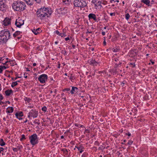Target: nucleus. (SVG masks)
Returning <instances> with one entry per match:
<instances>
[{
  "label": "nucleus",
  "mask_w": 157,
  "mask_h": 157,
  "mask_svg": "<svg viewBox=\"0 0 157 157\" xmlns=\"http://www.w3.org/2000/svg\"><path fill=\"white\" fill-rule=\"evenodd\" d=\"M52 12L48 8H41L38 10L36 13V16L41 19H43L46 16L49 17L51 15Z\"/></svg>",
  "instance_id": "1"
},
{
  "label": "nucleus",
  "mask_w": 157,
  "mask_h": 157,
  "mask_svg": "<svg viewBox=\"0 0 157 157\" xmlns=\"http://www.w3.org/2000/svg\"><path fill=\"white\" fill-rule=\"evenodd\" d=\"M12 6L14 10L21 12L26 9V5L25 2L20 0L14 2Z\"/></svg>",
  "instance_id": "2"
},
{
  "label": "nucleus",
  "mask_w": 157,
  "mask_h": 157,
  "mask_svg": "<svg viewBox=\"0 0 157 157\" xmlns=\"http://www.w3.org/2000/svg\"><path fill=\"white\" fill-rule=\"evenodd\" d=\"M10 36L9 31L8 29H3L0 32V42L5 44Z\"/></svg>",
  "instance_id": "3"
},
{
  "label": "nucleus",
  "mask_w": 157,
  "mask_h": 157,
  "mask_svg": "<svg viewBox=\"0 0 157 157\" xmlns=\"http://www.w3.org/2000/svg\"><path fill=\"white\" fill-rule=\"evenodd\" d=\"M74 4L75 7L84 8L87 6L85 0H75L74 1Z\"/></svg>",
  "instance_id": "4"
},
{
  "label": "nucleus",
  "mask_w": 157,
  "mask_h": 157,
  "mask_svg": "<svg viewBox=\"0 0 157 157\" xmlns=\"http://www.w3.org/2000/svg\"><path fill=\"white\" fill-rule=\"evenodd\" d=\"M31 144L33 145H35L38 143V139L37 135L34 134L29 137Z\"/></svg>",
  "instance_id": "5"
},
{
  "label": "nucleus",
  "mask_w": 157,
  "mask_h": 157,
  "mask_svg": "<svg viewBox=\"0 0 157 157\" xmlns=\"http://www.w3.org/2000/svg\"><path fill=\"white\" fill-rule=\"evenodd\" d=\"M47 75L46 74H43L40 76L38 79L40 83H44L47 81Z\"/></svg>",
  "instance_id": "6"
},
{
  "label": "nucleus",
  "mask_w": 157,
  "mask_h": 157,
  "mask_svg": "<svg viewBox=\"0 0 157 157\" xmlns=\"http://www.w3.org/2000/svg\"><path fill=\"white\" fill-rule=\"evenodd\" d=\"M7 8V5L5 3L4 0H2L0 1V10L3 11L5 10Z\"/></svg>",
  "instance_id": "7"
},
{
  "label": "nucleus",
  "mask_w": 157,
  "mask_h": 157,
  "mask_svg": "<svg viewBox=\"0 0 157 157\" xmlns=\"http://www.w3.org/2000/svg\"><path fill=\"white\" fill-rule=\"evenodd\" d=\"M29 117L30 116L34 118H36L38 116V111H36L35 109H32L29 113Z\"/></svg>",
  "instance_id": "8"
},
{
  "label": "nucleus",
  "mask_w": 157,
  "mask_h": 157,
  "mask_svg": "<svg viewBox=\"0 0 157 157\" xmlns=\"http://www.w3.org/2000/svg\"><path fill=\"white\" fill-rule=\"evenodd\" d=\"M10 20V19L9 18L7 17L5 18L3 21V25L5 26L9 25L11 23Z\"/></svg>",
  "instance_id": "9"
},
{
  "label": "nucleus",
  "mask_w": 157,
  "mask_h": 157,
  "mask_svg": "<svg viewBox=\"0 0 157 157\" xmlns=\"http://www.w3.org/2000/svg\"><path fill=\"white\" fill-rule=\"evenodd\" d=\"M89 63L90 64L92 65L93 66H96L98 64V63L94 59H92L91 60H89Z\"/></svg>",
  "instance_id": "10"
},
{
  "label": "nucleus",
  "mask_w": 157,
  "mask_h": 157,
  "mask_svg": "<svg viewBox=\"0 0 157 157\" xmlns=\"http://www.w3.org/2000/svg\"><path fill=\"white\" fill-rule=\"evenodd\" d=\"M92 3L95 4V6L97 7L101 6V2L98 0H92Z\"/></svg>",
  "instance_id": "11"
},
{
  "label": "nucleus",
  "mask_w": 157,
  "mask_h": 157,
  "mask_svg": "<svg viewBox=\"0 0 157 157\" xmlns=\"http://www.w3.org/2000/svg\"><path fill=\"white\" fill-rule=\"evenodd\" d=\"M32 31L35 35H37L41 32L42 31L40 28H36V29H34L33 30L32 29Z\"/></svg>",
  "instance_id": "12"
},
{
  "label": "nucleus",
  "mask_w": 157,
  "mask_h": 157,
  "mask_svg": "<svg viewBox=\"0 0 157 157\" xmlns=\"http://www.w3.org/2000/svg\"><path fill=\"white\" fill-rule=\"evenodd\" d=\"M89 19H93L94 21H97L96 16L95 14L93 13H90L88 16Z\"/></svg>",
  "instance_id": "13"
},
{
  "label": "nucleus",
  "mask_w": 157,
  "mask_h": 157,
  "mask_svg": "<svg viewBox=\"0 0 157 157\" xmlns=\"http://www.w3.org/2000/svg\"><path fill=\"white\" fill-rule=\"evenodd\" d=\"M19 21H20L19 20V21H17V20H16L15 22V25H16L17 27L18 28H20L21 26L23 25L24 23L23 20L22 21V23H21V22H19Z\"/></svg>",
  "instance_id": "14"
},
{
  "label": "nucleus",
  "mask_w": 157,
  "mask_h": 157,
  "mask_svg": "<svg viewBox=\"0 0 157 157\" xmlns=\"http://www.w3.org/2000/svg\"><path fill=\"white\" fill-rule=\"evenodd\" d=\"M78 90V88L76 87H72V89L70 91V92L71 94H73L77 92V90Z\"/></svg>",
  "instance_id": "15"
},
{
  "label": "nucleus",
  "mask_w": 157,
  "mask_h": 157,
  "mask_svg": "<svg viewBox=\"0 0 157 157\" xmlns=\"http://www.w3.org/2000/svg\"><path fill=\"white\" fill-rule=\"evenodd\" d=\"M141 2L148 6H150V0H142L141 1Z\"/></svg>",
  "instance_id": "16"
},
{
  "label": "nucleus",
  "mask_w": 157,
  "mask_h": 157,
  "mask_svg": "<svg viewBox=\"0 0 157 157\" xmlns=\"http://www.w3.org/2000/svg\"><path fill=\"white\" fill-rule=\"evenodd\" d=\"M13 111V108L12 107H9L7 108L6 112L7 113H12Z\"/></svg>",
  "instance_id": "17"
},
{
  "label": "nucleus",
  "mask_w": 157,
  "mask_h": 157,
  "mask_svg": "<svg viewBox=\"0 0 157 157\" xmlns=\"http://www.w3.org/2000/svg\"><path fill=\"white\" fill-rule=\"evenodd\" d=\"M12 92H13V91L12 90H8L5 91V93L6 96H9L10 94L11 93H12Z\"/></svg>",
  "instance_id": "18"
},
{
  "label": "nucleus",
  "mask_w": 157,
  "mask_h": 157,
  "mask_svg": "<svg viewBox=\"0 0 157 157\" xmlns=\"http://www.w3.org/2000/svg\"><path fill=\"white\" fill-rule=\"evenodd\" d=\"M75 147L77 148L78 150L79 151L80 153H82L83 151L82 150L83 147L82 146H80L79 147L75 146Z\"/></svg>",
  "instance_id": "19"
},
{
  "label": "nucleus",
  "mask_w": 157,
  "mask_h": 157,
  "mask_svg": "<svg viewBox=\"0 0 157 157\" xmlns=\"http://www.w3.org/2000/svg\"><path fill=\"white\" fill-rule=\"evenodd\" d=\"M21 33V32L19 31H16L13 34V36L14 37H15L17 36L18 35Z\"/></svg>",
  "instance_id": "20"
},
{
  "label": "nucleus",
  "mask_w": 157,
  "mask_h": 157,
  "mask_svg": "<svg viewBox=\"0 0 157 157\" xmlns=\"http://www.w3.org/2000/svg\"><path fill=\"white\" fill-rule=\"evenodd\" d=\"M112 51L115 52H119L120 51V49L118 48H115L112 49Z\"/></svg>",
  "instance_id": "21"
},
{
  "label": "nucleus",
  "mask_w": 157,
  "mask_h": 157,
  "mask_svg": "<svg viewBox=\"0 0 157 157\" xmlns=\"http://www.w3.org/2000/svg\"><path fill=\"white\" fill-rule=\"evenodd\" d=\"M61 151H63L64 154L66 155H68V151L67 149H63L61 150Z\"/></svg>",
  "instance_id": "22"
},
{
  "label": "nucleus",
  "mask_w": 157,
  "mask_h": 157,
  "mask_svg": "<svg viewBox=\"0 0 157 157\" xmlns=\"http://www.w3.org/2000/svg\"><path fill=\"white\" fill-rule=\"evenodd\" d=\"M5 144V143L4 142L3 139H0V145L1 146H3Z\"/></svg>",
  "instance_id": "23"
},
{
  "label": "nucleus",
  "mask_w": 157,
  "mask_h": 157,
  "mask_svg": "<svg viewBox=\"0 0 157 157\" xmlns=\"http://www.w3.org/2000/svg\"><path fill=\"white\" fill-rule=\"evenodd\" d=\"M70 1L69 0H66L65 1H63V4H66V5H68L70 4Z\"/></svg>",
  "instance_id": "24"
},
{
  "label": "nucleus",
  "mask_w": 157,
  "mask_h": 157,
  "mask_svg": "<svg viewBox=\"0 0 157 157\" xmlns=\"http://www.w3.org/2000/svg\"><path fill=\"white\" fill-rule=\"evenodd\" d=\"M26 3L29 5L32 6L33 4V1H25Z\"/></svg>",
  "instance_id": "25"
},
{
  "label": "nucleus",
  "mask_w": 157,
  "mask_h": 157,
  "mask_svg": "<svg viewBox=\"0 0 157 157\" xmlns=\"http://www.w3.org/2000/svg\"><path fill=\"white\" fill-rule=\"evenodd\" d=\"M24 100L27 101L28 103H29L31 101V99L28 97H25L24 98Z\"/></svg>",
  "instance_id": "26"
},
{
  "label": "nucleus",
  "mask_w": 157,
  "mask_h": 157,
  "mask_svg": "<svg viewBox=\"0 0 157 157\" xmlns=\"http://www.w3.org/2000/svg\"><path fill=\"white\" fill-rule=\"evenodd\" d=\"M17 81L13 82H12L11 86L12 87H13L14 86H17Z\"/></svg>",
  "instance_id": "27"
},
{
  "label": "nucleus",
  "mask_w": 157,
  "mask_h": 157,
  "mask_svg": "<svg viewBox=\"0 0 157 157\" xmlns=\"http://www.w3.org/2000/svg\"><path fill=\"white\" fill-rule=\"evenodd\" d=\"M130 17L129 14L128 13H127L125 15V18L126 19L128 20Z\"/></svg>",
  "instance_id": "28"
},
{
  "label": "nucleus",
  "mask_w": 157,
  "mask_h": 157,
  "mask_svg": "<svg viewBox=\"0 0 157 157\" xmlns=\"http://www.w3.org/2000/svg\"><path fill=\"white\" fill-rule=\"evenodd\" d=\"M39 121L37 119H36L35 121H34L33 123L34 124H37L38 125H39L40 124V122H39Z\"/></svg>",
  "instance_id": "29"
},
{
  "label": "nucleus",
  "mask_w": 157,
  "mask_h": 157,
  "mask_svg": "<svg viewBox=\"0 0 157 157\" xmlns=\"http://www.w3.org/2000/svg\"><path fill=\"white\" fill-rule=\"evenodd\" d=\"M15 116L19 120H21L22 119L21 117L18 116V113H16L15 114Z\"/></svg>",
  "instance_id": "30"
},
{
  "label": "nucleus",
  "mask_w": 157,
  "mask_h": 157,
  "mask_svg": "<svg viewBox=\"0 0 157 157\" xmlns=\"http://www.w3.org/2000/svg\"><path fill=\"white\" fill-rule=\"evenodd\" d=\"M41 109L43 111L45 112L47 111V108L46 106H44Z\"/></svg>",
  "instance_id": "31"
},
{
  "label": "nucleus",
  "mask_w": 157,
  "mask_h": 157,
  "mask_svg": "<svg viewBox=\"0 0 157 157\" xmlns=\"http://www.w3.org/2000/svg\"><path fill=\"white\" fill-rule=\"evenodd\" d=\"M61 52L65 56L67 55V52L65 50H62Z\"/></svg>",
  "instance_id": "32"
},
{
  "label": "nucleus",
  "mask_w": 157,
  "mask_h": 157,
  "mask_svg": "<svg viewBox=\"0 0 157 157\" xmlns=\"http://www.w3.org/2000/svg\"><path fill=\"white\" fill-rule=\"evenodd\" d=\"M55 33L59 36H61V33H60L58 30H56L55 31Z\"/></svg>",
  "instance_id": "33"
},
{
  "label": "nucleus",
  "mask_w": 157,
  "mask_h": 157,
  "mask_svg": "<svg viewBox=\"0 0 157 157\" xmlns=\"http://www.w3.org/2000/svg\"><path fill=\"white\" fill-rule=\"evenodd\" d=\"M25 139V135L24 134L22 135H21V138L20 139V140L21 141Z\"/></svg>",
  "instance_id": "34"
},
{
  "label": "nucleus",
  "mask_w": 157,
  "mask_h": 157,
  "mask_svg": "<svg viewBox=\"0 0 157 157\" xmlns=\"http://www.w3.org/2000/svg\"><path fill=\"white\" fill-rule=\"evenodd\" d=\"M75 126L78 127H83V125L78 124H75Z\"/></svg>",
  "instance_id": "35"
},
{
  "label": "nucleus",
  "mask_w": 157,
  "mask_h": 157,
  "mask_svg": "<svg viewBox=\"0 0 157 157\" xmlns=\"http://www.w3.org/2000/svg\"><path fill=\"white\" fill-rule=\"evenodd\" d=\"M133 141L131 140H129L128 141V143H127V144L128 145H131L133 143Z\"/></svg>",
  "instance_id": "36"
},
{
  "label": "nucleus",
  "mask_w": 157,
  "mask_h": 157,
  "mask_svg": "<svg viewBox=\"0 0 157 157\" xmlns=\"http://www.w3.org/2000/svg\"><path fill=\"white\" fill-rule=\"evenodd\" d=\"M87 154L86 153H84L82 155V157H87Z\"/></svg>",
  "instance_id": "37"
},
{
  "label": "nucleus",
  "mask_w": 157,
  "mask_h": 157,
  "mask_svg": "<svg viewBox=\"0 0 157 157\" xmlns=\"http://www.w3.org/2000/svg\"><path fill=\"white\" fill-rule=\"evenodd\" d=\"M23 115L22 112H20L18 113V116L20 117H22L23 116Z\"/></svg>",
  "instance_id": "38"
},
{
  "label": "nucleus",
  "mask_w": 157,
  "mask_h": 157,
  "mask_svg": "<svg viewBox=\"0 0 157 157\" xmlns=\"http://www.w3.org/2000/svg\"><path fill=\"white\" fill-rule=\"evenodd\" d=\"M17 149H18V150L20 149L22 147V146L21 145H18L17 146Z\"/></svg>",
  "instance_id": "39"
},
{
  "label": "nucleus",
  "mask_w": 157,
  "mask_h": 157,
  "mask_svg": "<svg viewBox=\"0 0 157 157\" xmlns=\"http://www.w3.org/2000/svg\"><path fill=\"white\" fill-rule=\"evenodd\" d=\"M73 78V75L72 74H71V75L70 76L69 79L71 81L72 80Z\"/></svg>",
  "instance_id": "40"
},
{
  "label": "nucleus",
  "mask_w": 157,
  "mask_h": 157,
  "mask_svg": "<svg viewBox=\"0 0 157 157\" xmlns=\"http://www.w3.org/2000/svg\"><path fill=\"white\" fill-rule=\"evenodd\" d=\"M1 68L3 70L4 69H5L7 68V67L4 66H1Z\"/></svg>",
  "instance_id": "41"
},
{
  "label": "nucleus",
  "mask_w": 157,
  "mask_h": 157,
  "mask_svg": "<svg viewBox=\"0 0 157 157\" xmlns=\"http://www.w3.org/2000/svg\"><path fill=\"white\" fill-rule=\"evenodd\" d=\"M13 151L14 152H17V148L13 147Z\"/></svg>",
  "instance_id": "42"
},
{
  "label": "nucleus",
  "mask_w": 157,
  "mask_h": 157,
  "mask_svg": "<svg viewBox=\"0 0 157 157\" xmlns=\"http://www.w3.org/2000/svg\"><path fill=\"white\" fill-rule=\"evenodd\" d=\"M70 90V88H67L64 89L63 90V91H69Z\"/></svg>",
  "instance_id": "43"
},
{
  "label": "nucleus",
  "mask_w": 157,
  "mask_h": 157,
  "mask_svg": "<svg viewBox=\"0 0 157 157\" xmlns=\"http://www.w3.org/2000/svg\"><path fill=\"white\" fill-rule=\"evenodd\" d=\"M34 1H36V3H40L41 1V0H34Z\"/></svg>",
  "instance_id": "44"
},
{
  "label": "nucleus",
  "mask_w": 157,
  "mask_h": 157,
  "mask_svg": "<svg viewBox=\"0 0 157 157\" xmlns=\"http://www.w3.org/2000/svg\"><path fill=\"white\" fill-rule=\"evenodd\" d=\"M3 99V97L2 94H0V100H2Z\"/></svg>",
  "instance_id": "45"
},
{
  "label": "nucleus",
  "mask_w": 157,
  "mask_h": 157,
  "mask_svg": "<svg viewBox=\"0 0 157 157\" xmlns=\"http://www.w3.org/2000/svg\"><path fill=\"white\" fill-rule=\"evenodd\" d=\"M10 62V60H9V61H8V60H7L5 62V63H2V64L4 65H6V64L8 62Z\"/></svg>",
  "instance_id": "46"
},
{
  "label": "nucleus",
  "mask_w": 157,
  "mask_h": 157,
  "mask_svg": "<svg viewBox=\"0 0 157 157\" xmlns=\"http://www.w3.org/2000/svg\"><path fill=\"white\" fill-rule=\"evenodd\" d=\"M126 135H128L129 136H130L131 135V133H130L129 132H128L127 133H126Z\"/></svg>",
  "instance_id": "47"
},
{
  "label": "nucleus",
  "mask_w": 157,
  "mask_h": 157,
  "mask_svg": "<svg viewBox=\"0 0 157 157\" xmlns=\"http://www.w3.org/2000/svg\"><path fill=\"white\" fill-rule=\"evenodd\" d=\"M4 150V149L2 147H0V153H1L2 151H3V150Z\"/></svg>",
  "instance_id": "48"
},
{
  "label": "nucleus",
  "mask_w": 157,
  "mask_h": 157,
  "mask_svg": "<svg viewBox=\"0 0 157 157\" xmlns=\"http://www.w3.org/2000/svg\"><path fill=\"white\" fill-rule=\"evenodd\" d=\"M121 63H119L118 64H116V67H118L119 66V65H121Z\"/></svg>",
  "instance_id": "49"
},
{
  "label": "nucleus",
  "mask_w": 157,
  "mask_h": 157,
  "mask_svg": "<svg viewBox=\"0 0 157 157\" xmlns=\"http://www.w3.org/2000/svg\"><path fill=\"white\" fill-rule=\"evenodd\" d=\"M115 15V13H110V15L111 16H112L113 15L114 16Z\"/></svg>",
  "instance_id": "50"
},
{
  "label": "nucleus",
  "mask_w": 157,
  "mask_h": 157,
  "mask_svg": "<svg viewBox=\"0 0 157 157\" xmlns=\"http://www.w3.org/2000/svg\"><path fill=\"white\" fill-rule=\"evenodd\" d=\"M4 59H3L2 57H1L0 59V63H1L2 61H3Z\"/></svg>",
  "instance_id": "51"
},
{
  "label": "nucleus",
  "mask_w": 157,
  "mask_h": 157,
  "mask_svg": "<svg viewBox=\"0 0 157 157\" xmlns=\"http://www.w3.org/2000/svg\"><path fill=\"white\" fill-rule=\"evenodd\" d=\"M104 157H111V156H110L108 154V155H104Z\"/></svg>",
  "instance_id": "52"
},
{
  "label": "nucleus",
  "mask_w": 157,
  "mask_h": 157,
  "mask_svg": "<svg viewBox=\"0 0 157 157\" xmlns=\"http://www.w3.org/2000/svg\"><path fill=\"white\" fill-rule=\"evenodd\" d=\"M65 40L66 41H67L70 40L69 38L68 37H66L65 38Z\"/></svg>",
  "instance_id": "53"
},
{
  "label": "nucleus",
  "mask_w": 157,
  "mask_h": 157,
  "mask_svg": "<svg viewBox=\"0 0 157 157\" xmlns=\"http://www.w3.org/2000/svg\"><path fill=\"white\" fill-rule=\"evenodd\" d=\"M95 144H96V145H99V143H98V142L97 141H96L95 142Z\"/></svg>",
  "instance_id": "54"
},
{
  "label": "nucleus",
  "mask_w": 157,
  "mask_h": 157,
  "mask_svg": "<svg viewBox=\"0 0 157 157\" xmlns=\"http://www.w3.org/2000/svg\"><path fill=\"white\" fill-rule=\"evenodd\" d=\"M62 35L61 36H60L62 37H63V36H65V34L63 33H61Z\"/></svg>",
  "instance_id": "55"
},
{
  "label": "nucleus",
  "mask_w": 157,
  "mask_h": 157,
  "mask_svg": "<svg viewBox=\"0 0 157 157\" xmlns=\"http://www.w3.org/2000/svg\"><path fill=\"white\" fill-rule=\"evenodd\" d=\"M17 77H16V78H12V79L13 80H16V79H17Z\"/></svg>",
  "instance_id": "56"
},
{
  "label": "nucleus",
  "mask_w": 157,
  "mask_h": 157,
  "mask_svg": "<svg viewBox=\"0 0 157 157\" xmlns=\"http://www.w3.org/2000/svg\"><path fill=\"white\" fill-rule=\"evenodd\" d=\"M60 63H59L58 64V66L57 67L59 68H60Z\"/></svg>",
  "instance_id": "57"
},
{
  "label": "nucleus",
  "mask_w": 157,
  "mask_h": 157,
  "mask_svg": "<svg viewBox=\"0 0 157 157\" xmlns=\"http://www.w3.org/2000/svg\"><path fill=\"white\" fill-rule=\"evenodd\" d=\"M101 34L103 35L104 36L105 35V32H102Z\"/></svg>",
  "instance_id": "58"
},
{
  "label": "nucleus",
  "mask_w": 157,
  "mask_h": 157,
  "mask_svg": "<svg viewBox=\"0 0 157 157\" xmlns=\"http://www.w3.org/2000/svg\"><path fill=\"white\" fill-rule=\"evenodd\" d=\"M124 82H125L124 81H123V82H122V83L121 84V85H123L122 86H123L125 84Z\"/></svg>",
  "instance_id": "59"
},
{
  "label": "nucleus",
  "mask_w": 157,
  "mask_h": 157,
  "mask_svg": "<svg viewBox=\"0 0 157 157\" xmlns=\"http://www.w3.org/2000/svg\"><path fill=\"white\" fill-rule=\"evenodd\" d=\"M3 70L2 68L0 69V73H2V71H3Z\"/></svg>",
  "instance_id": "60"
},
{
  "label": "nucleus",
  "mask_w": 157,
  "mask_h": 157,
  "mask_svg": "<svg viewBox=\"0 0 157 157\" xmlns=\"http://www.w3.org/2000/svg\"><path fill=\"white\" fill-rule=\"evenodd\" d=\"M33 107V106H28V108L31 109V108H32Z\"/></svg>",
  "instance_id": "61"
},
{
  "label": "nucleus",
  "mask_w": 157,
  "mask_h": 157,
  "mask_svg": "<svg viewBox=\"0 0 157 157\" xmlns=\"http://www.w3.org/2000/svg\"><path fill=\"white\" fill-rule=\"evenodd\" d=\"M72 47H73V48H75V45H74V44H73L72 45Z\"/></svg>",
  "instance_id": "62"
},
{
  "label": "nucleus",
  "mask_w": 157,
  "mask_h": 157,
  "mask_svg": "<svg viewBox=\"0 0 157 157\" xmlns=\"http://www.w3.org/2000/svg\"><path fill=\"white\" fill-rule=\"evenodd\" d=\"M36 64L35 63H34L33 64V66H35L36 65Z\"/></svg>",
  "instance_id": "63"
},
{
  "label": "nucleus",
  "mask_w": 157,
  "mask_h": 157,
  "mask_svg": "<svg viewBox=\"0 0 157 157\" xmlns=\"http://www.w3.org/2000/svg\"><path fill=\"white\" fill-rule=\"evenodd\" d=\"M4 104V102L2 101H0V104L2 105V104Z\"/></svg>",
  "instance_id": "64"
}]
</instances>
